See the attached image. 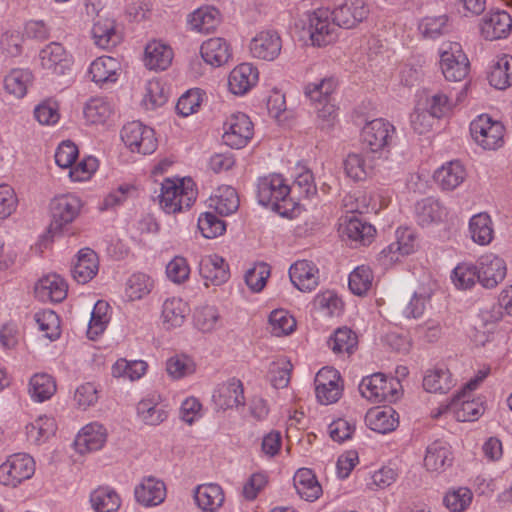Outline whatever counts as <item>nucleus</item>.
I'll return each instance as SVG.
<instances>
[{
	"instance_id": "nucleus-52",
	"label": "nucleus",
	"mask_w": 512,
	"mask_h": 512,
	"mask_svg": "<svg viewBox=\"0 0 512 512\" xmlns=\"http://www.w3.org/2000/svg\"><path fill=\"white\" fill-rule=\"evenodd\" d=\"M148 367V363L144 360L119 358L111 366V375L116 379L134 382L146 375Z\"/></svg>"
},
{
	"instance_id": "nucleus-26",
	"label": "nucleus",
	"mask_w": 512,
	"mask_h": 512,
	"mask_svg": "<svg viewBox=\"0 0 512 512\" xmlns=\"http://www.w3.org/2000/svg\"><path fill=\"white\" fill-rule=\"evenodd\" d=\"M68 293L66 280L57 273H48L40 277L34 285L35 297L41 302H62Z\"/></svg>"
},
{
	"instance_id": "nucleus-11",
	"label": "nucleus",
	"mask_w": 512,
	"mask_h": 512,
	"mask_svg": "<svg viewBox=\"0 0 512 512\" xmlns=\"http://www.w3.org/2000/svg\"><path fill=\"white\" fill-rule=\"evenodd\" d=\"M283 39L280 32L274 28L258 30L249 40L248 51L251 58L273 62L282 53Z\"/></svg>"
},
{
	"instance_id": "nucleus-25",
	"label": "nucleus",
	"mask_w": 512,
	"mask_h": 512,
	"mask_svg": "<svg viewBox=\"0 0 512 512\" xmlns=\"http://www.w3.org/2000/svg\"><path fill=\"white\" fill-rule=\"evenodd\" d=\"M120 74V61L106 55L94 59L87 69L88 78L99 87L116 83Z\"/></svg>"
},
{
	"instance_id": "nucleus-14",
	"label": "nucleus",
	"mask_w": 512,
	"mask_h": 512,
	"mask_svg": "<svg viewBox=\"0 0 512 512\" xmlns=\"http://www.w3.org/2000/svg\"><path fill=\"white\" fill-rule=\"evenodd\" d=\"M121 139L132 153L142 155L152 154L158 146L154 129L139 121L125 124L121 130Z\"/></svg>"
},
{
	"instance_id": "nucleus-8",
	"label": "nucleus",
	"mask_w": 512,
	"mask_h": 512,
	"mask_svg": "<svg viewBox=\"0 0 512 512\" xmlns=\"http://www.w3.org/2000/svg\"><path fill=\"white\" fill-rule=\"evenodd\" d=\"M420 237L411 227H398L395 231V241L385 247L380 253L382 265L389 267L412 255L420 248Z\"/></svg>"
},
{
	"instance_id": "nucleus-20",
	"label": "nucleus",
	"mask_w": 512,
	"mask_h": 512,
	"mask_svg": "<svg viewBox=\"0 0 512 512\" xmlns=\"http://www.w3.org/2000/svg\"><path fill=\"white\" fill-rule=\"evenodd\" d=\"M338 232L351 245H369L375 237L376 229L355 215H346L339 221Z\"/></svg>"
},
{
	"instance_id": "nucleus-15",
	"label": "nucleus",
	"mask_w": 512,
	"mask_h": 512,
	"mask_svg": "<svg viewBox=\"0 0 512 512\" xmlns=\"http://www.w3.org/2000/svg\"><path fill=\"white\" fill-rule=\"evenodd\" d=\"M485 408L483 396L472 397V393L461 390L438 414L450 413L459 422L475 421L483 415Z\"/></svg>"
},
{
	"instance_id": "nucleus-40",
	"label": "nucleus",
	"mask_w": 512,
	"mask_h": 512,
	"mask_svg": "<svg viewBox=\"0 0 512 512\" xmlns=\"http://www.w3.org/2000/svg\"><path fill=\"white\" fill-rule=\"evenodd\" d=\"M373 160L363 153H349L343 160V170L347 178L354 182L365 181L374 173Z\"/></svg>"
},
{
	"instance_id": "nucleus-27",
	"label": "nucleus",
	"mask_w": 512,
	"mask_h": 512,
	"mask_svg": "<svg viewBox=\"0 0 512 512\" xmlns=\"http://www.w3.org/2000/svg\"><path fill=\"white\" fill-rule=\"evenodd\" d=\"M332 12L339 28L353 29L367 19L370 10L366 0H344Z\"/></svg>"
},
{
	"instance_id": "nucleus-53",
	"label": "nucleus",
	"mask_w": 512,
	"mask_h": 512,
	"mask_svg": "<svg viewBox=\"0 0 512 512\" xmlns=\"http://www.w3.org/2000/svg\"><path fill=\"white\" fill-rule=\"evenodd\" d=\"M209 207L221 215H230L239 207V197L236 190L228 185H221L209 197Z\"/></svg>"
},
{
	"instance_id": "nucleus-64",
	"label": "nucleus",
	"mask_w": 512,
	"mask_h": 512,
	"mask_svg": "<svg viewBox=\"0 0 512 512\" xmlns=\"http://www.w3.org/2000/svg\"><path fill=\"white\" fill-rule=\"evenodd\" d=\"M206 101L207 94L204 90L192 88L180 96L176 104V111L179 115L188 117L197 113Z\"/></svg>"
},
{
	"instance_id": "nucleus-47",
	"label": "nucleus",
	"mask_w": 512,
	"mask_h": 512,
	"mask_svg": "<svg viewBox=\"0 0 512 512\" xmlns=\"http://www.w3.org/2000/svg\"><path fill=\"white\" fill-rule=\"evenodd\" d=\"M312 310L324 318L339 317L344 311L342 298L333 290L318 292L312 300Z\"/></svg>"
},
{
	"instance_id": "nucleus-59",
	"label": "nucleus",
	"mask_w": 512,
	"mask_h": 512,
	"mask_svg": "<svg viewBox=\"0 0 512 512\" xmlns=\"http://www.w3.org/2000/svg\"><path fill=\"white\" fill-rule=\"evenodd\" d=\"M358 345L357 334L348 327H340L328 340V346L336 355H350Z\"/></svg>"
},
{
	"instance_id": "nucleus-58",
	"label": "nucleus",
	"mask_w": 512,
	"mask_h": 512,
	"mask_svg": "<svg viewBox=\"0 0 512 512\" xmlns=\"http://www.w3.org/2000/svg\"><path fill=\"white\" fill-rule=\"evenodd\" d=\"M512 56L509 54H501L493 61L488 73L489 84L498 90H504L510 86V65Z\"/></svg>"
},
{
	"instance_id": "nucleus-62",
	"label": "nucleus",
	"mask_w": 512,
	"mask_h": 512,
	"mask_svg": "<svg viewBox=\"0 0 512 512\" xmlns=\"http://www.w3.org/2000/svg\"><path fill=\"white\" fill-rule=\"evenodd\" d=\"M374 285V273L367 265H359L354 268L348 277V287L357 296L367 295Z\"/></svg>"
},
{
	"instance_id": "nucleus-42",
	"label": "nucleus",
	"mask_w": 512,
	"mask_h": 512,
	"mask_svg": "<svg viewBox=\"0 0 512 512\" xmlns=\"http://www.w3.org/2000/svg\"><path fill=\"white\" fill-rule=\"evenodd\" d=\"M34 82V75L28 68H13L9 70L3 79L6 93L16 99L24 98Z\"/></svg>"
},
{
	"instance_id": "nucleus-37",
	"label": "nucleus",
	"mask_w": 512,
	"mask_h": 512,
	"mask_svg": "<svg viewBox=\"0 0 512 512\" xmlns=\"http://www.w3.org/2000/svg\"><path fill=\"white\" fill-rule=\"evenodd\" d=\"M369 429L380 434H388L399 426V414L392 407L371 408L365 415Z\"/></svg>"
},
{
	"instance_id": "nucleus-10",
	"label": "nucleus",
	"mask_w": 512,
	"mask_h": 512,
	"mask_svg": "<svg viewBox=\"0 0 512 512\" xmlns=\"http://www.w3.org/2000/svg\"><path fill=\"white\" fill-rule=\"evenodd\" d=\"M36 471V463L27 453H15L7 457L0 465V484L8 488H17L31 479Z\"/></svg>"
},
{
	"instance_id": "nucleus-28",
	"label": "nucleus",
	"mask_w": 512,
	"mask_h": 512,
	"mask_svg": "<svg viewBox=\"0 0 512 512\" xmlns=\"http://www.w3.org/2000/svg\"><path fill=\"white\" fill-rule=\"evenodd\" d=\"M199 52L204 63L213 68L226 65L233 57L232 45L224 37H211L204 40Z\"/></svg>"
},
{
	"instance_id": "nucleus-7",
	"label": "nucleus",
	"mask_w": 512,
	"mask_h": 512,
	"mask_svg": "<svg viewBox=\"0 0 512 512\" xmlns=\"http://www.w3.org/2000/svg\"><path fill=\"white\" fill-rule=\"evenodd\" d=\"M439 58V66L446 80L460 82L467 77L470 62L460 43L443 42L439 47Z\"/></svg>"
},
{
	"instance_id": "nucleus-5",
	"label": "nucleus",
	"mask_w": 512,
	"mask_h": 512,
	"mask_svg": "<svg viewBox=\"0 0 512 512\" xmlns=\"http://www.w3.org/2000/svg\"><path fill=\"white\" fill-rule=\"evenodd\" d=\"M359 392L372 403H393L401 398L403 388L397 378L378 372L362 378Z\"/></svg>"
},
{
	"instance_id": "nucleus-44",
	"label": "nucleus",
	"mask_w": 512,
	"mask_h": 512,
	"mask_svg": "<svg viewBox=\"0 0 512 512\" xmlns=\"http://www.w3.org/2000/svg\"><path fill=\"white\" fill-rule=\"evenodd\" d=\"M91 34L94 44L100 49L115 47L121 40L112 18L99 17L92 26Z\"/></svg>"
},
{
	"instance_id": "nucleus-36",
	"label": "nucleus",
	"mask_w": 512,
	"mask_h": 512,
	"mask_svg": "<svg viewBox=\"0 0 512 512\" xmlns=\"http://www.w3.org/2000/svg\"><path fill=\"white\" fill-rule=\"evenodd\" d=\"M466 175L464 166L453 160L438 167L433 173V180L442 191H453L464 182Z\"/></svg>"
},
{
	"instance_id": "nucleus-34",
	"label": "nucleus",
	"mask_w": 512,
	"mask_h": 512,
	"mask_svg": "<svg viewBox=\"0 0 512 512\" xmlns=\"http://www.w3.org/2000/svg\"><path fill=\"white\" fill-rule=\"evenodd\" d=\"M190 313V305L181 297L172 296L164 300L161 306L160 320L165 330L180 328Z\"/></svg>"
},
{
	"instance_id": "nucleus-51",
	"label": "nucleus",
	"mask_w": 512,
	"mask_h": 512,
	"mask_svg": "<svg viewBox=\"0 0 512 512\" xmlns=\"http://www.w3.org/2000/svg\"><path fill=\"white\" fill-rule=\"evenodd\" d=\"M57 391L54 377L48 373H36L31 376L28 383V394L35 403L50 400Z\"/></svg>"
},
{
	"instance_id": "nucleus-19",
	"label": "nucleus",
	"mask_w": 512,
	"mask_h": 512,
	"mask_svg": "<svg viewBox=\"0 0 512 512\" xmlns=\"http://www.w3.org/2000/svg\"><path fill=\"white\" fill-rule=\"evenodd\" d=\"M83 117L87 125L108 128L117 118L115 104L105 97H92L83 107Z\"/></svg>"
},
{
	"instance_id": "nucleus-49",
	"label": "nucleus",
	"mask_w": 512,
	"mask_h": 512,
	"mask_svg": "<svg viewBox=\"0 0 512 512\" xmlns=\"http://www.w3.org/2000/svg\"><path fill=\"white\" fill-rule=\"evenodd\" d=\"M415 216L418 224L428 227L442 222L447 217V209L434 198H425L416 203Z\"/></svg>"
},
{
	"instance_id": "nucleus-2",
	"label": "nucleus",
	"mask_w": 512,
	"mask_h": 512,
	"mask_svg": "<svg viewBox=\"0 0 512 512\" xmlns=\"http://www.w3.org/2000/svg\"><path fill=\"white\" fill-rule=\"evenodd\" d=\"M84 205L83 199L73 192L54 196L49 203V236H43L42 241L49 242L50 237H60L69 234L72 224L80 217Z\"/></svg>"
},
{
	"instance_id": "nucleus-39",
	"label": "nucleus",
	"mask_w": 512,
	"mask_h": 512,
	"mask_svg": "<svg viewBox=\"0 0 512 512\" xmlns=\"http://www.w3.org/2000/svg\"><path fill=\"white\" fill-rule=\"evenodd\" d=\"M99 259L90 248H82L76 254V260L72 268L73 278L81 284L88 283L98 273Z\"/></svg>"
},
{
	"instance_id": "nucleus-54",
	"label": "nucleus",
	"mask_w": 512,
	"mask_h": 512,
	"mask_svg": "<svg viewBox=\"0 0 512 512\" xmlns=\"http://www.w3.org/2000/svg\"><path fill=\"white\" fill-rule=\"evenodd\" d=\"M454 386L455 379L445 366H436L427 370L423 378V387L430 393H447Z\"/></svg>"
},
{
	"instance_id": "nucleus-35",
	"label": "nucleus",
	"mask_w": 512,
	"mask_h": 512,
	"mask_svg": "<svg viewBox=\"0 0 512 512\" xmlns=\"http://www.w3.org/2000/svg\"><path fill=\"white\" fill-rule=\"evenodd\" d=\"M465 97V88H462L455 97L447 95L443 91H438L433 95L427 96L422 103L432 113V115L440 120L451 116L455 108L463 102Z\"/></svg>"
},
{
	"instance_id": "nucleus-3",
	"label": "nucleus",
	"mask_w": 512,
	"mask_h": 512,
	"mask_svg": "<svg viewBox=\"0 0 512 512\" xmlns=\"http://www.w3.org/2000/svg\"><path fill=\"white\" fill-rule=\"evenodd\" d=\"M197 195V186L191 177H168L161 183L158 200L165 213L178 214L189 210Z\"/></svg>"
},
{
	"instance_id": "nucleus-18",
	"label": "nucleus",
	"mask_w": 512,
	"mask_h": 512,
	"mask_svg": "<svg viewBox=\"0 0 512 512\" xmlns=\"http://www.w3.org/2000/svg\"><path fill=\"white\" fill-rule=\"evenodd\" d=\"M167 497V487L163 480L155 476H144L134 487V499L143 508L161 505Z\"/></svg>"
},
{
	"instance_id": "nucleus-12",
	"label": "nucleus",
	"mask_w": 512,
	"mask_h": 512,
	"mask_svg": "<svg viewBox=\"0 0 512 512\" xmlns=\"http://www.w3.org/2000/svg\"><path fill=\"white\" fill-rule=\"evenodd\" d=\"M39 66L48 75L64 76L72 70L73 54L61 43L50 42L38 54Z\"/></svg>"
},
{
	"instance_id": "nucleus-9",
	"label": "nucleus",
	"mask_w": 512,
	"mask_h": 512,
	"mask_svg": "<svg viewBox=\"0 0 512 512\" xmlns=\"http://www.w3.org/2000/svg\"><path fill=\"white\" fill-rule=\"evenodd\" d=\"M395 126L384 118H376L364 124L361 130L363 144L373 153L389 151L395 144Z\"/></svg>"
},
{
	"instance_id": "nucleus-6",
	"label": "nucleus",
	"mask_w": 512,
	"mask_h": 512,
	"mask_svg": "<svg viewBox=\"0 0 512 512\" xmlns=\"http://www.w3.org/2000/svg\"><path fill=\"white\" fill-rule=\"evenodd\" d=\"M469 129L472 140L483 150H497L504 144L505 127L489 114L478 115L471 121Z\"/></svg>"
},
{
	"instance_id": "nucleus-16",
	"label": "nucleus",
	"mask_w": 512,
	"mask_h": 512,
	"mask_svg": "<svg viewBox=\"0 0 512 512\" xmlns=\"http://www.w3.org/2000/svg\"><path fill=\"white\" fill-rule=\"evenodd\" d=\"M315 396L322 405L336 403L343 394L344 384L340 373L333 367L321 368L314 379Z\"/></svg>"
},
{
	"instance_id": "nucleus-63",
	"label": "nucleus",
	"mask_w": 512,
	"mask_h": 512,
	"mask_svg": "<svg viewBox=\"0 0 512 512\" xmlns=\"http://www.w3.org/2000/svg\"><path fill=\"white\" fill-rule=\"evenodd\" d=\"M110 319L109 304L106 301L98 300L92 309L90 321L88 323V338L94 340L103 334L110 322Z\"/></svg>"
},
{
	"instance_id": "nucleus-17",
	"label": "nucleus",
	"mask_w": 512,
	"mask_h": 512,
	"mask_svg": "<svg viewBox=\"0 0 512 512\" xmlns=\"http://www.w3.org/2000/svg\"><path fill=\"white\" fill-rule=\"evenodd\" d=\"M173 59L172 46L161 38H152L144 46L142 63L149 71H165L172 65Z\"/></svg>"
},
{
	"instance_id": "nucleus-43",
	"label": "nucleus",
	"mask_w": 512,
	"mask_h": 512,
	"mask_svg": "<svg viewBox=\"0 0 512 512\" xmlns=\"http://www.w3.org/2000/svg\"><path fill=\"white\" fill-rule=\"evenodd\" d=\"M136 415L145 425L157 426L167 419L168 412L160 404L159 396L149 395L138 402Z\"/></svg>"
},
{
	"instance_id": "nucleus-1",
	"label": "nucleus",
	"mask_w": 512,
	"mask_h": 512,
	"mask_svg": "<svg viewBox=\"0 0 512 512\" xmlns=\"http://www.w3.org/2000/svg\"><path fill=\"white\" fill-rule=\"evenodd\" d=\"M291 188L280 174L261 177L257 184L259 204L271 208L282 217L294 218L300 212L299 204L290 196Z\"/></svg>"
},
{
	"instance_id": "nucleus-61",
	"label": "nucleus",
	"mask_w": 512,
	"mask_h": 512,
	"mask_svg": "<svg viewBox=\"0 0 512 512\" xmlns=\"http://www.w3.org/2000/svg\"><path fill=\"white\" fill-rule=\"evenodd\" d=\"M473 497V492L468 487H451L443 496V505L450 512H465L471 506Z\"/></svg>"
},
{
	"instance_id": "nucleus-21",
	"label": "nucleus",
	"mask_w": 512,
	"mask_h": 512,
	"mask_svg": "<svg viewBox=\"0 0 512 512\" xmlns=\"http://www.w3.org/2000/svg\"><path fill=\"white\" fill-rule=\"evenodd\" d=\"M453 460L450 444L445 440L437 439L427 445L423 466L427 472L439 475L452 466Z\"/></svg>"
},
{
	"instance_id": "nucleus-38",
	"label": "nucleus",
	"mask_w": 512,
	"mask_h": 512,
	"mask_svg": "<svg viewBox=\"0 0 512 512\" xmlns=\"http://www.w3.org/2000/svg\"><path fill=\"white\" fill-rule=\"evenodd\" d=\"M512 27V17L506 11L496 10L487 14L481 23L482 36L487 40L506 37Z\"/></svg>"
},
{
	"instance_id": "nucleus-56",
	"label": "nucleus",
	"mask_w": 512,
	"mask_h": 512,
	"mask_svg": "<svg viewBox=\"0 0 512 512\" xmlns=\"http://www.w3.org/2000/svg\"><path fill=\"white\" fill-rule=\"evenodd\" d=\"M27 439L36 445L47 442L57 431V422L54 417L41 415L26 425Z\"/></svg>"
},
{
	"instance_id": "nucleus-31",
	"label": "nucleus",
	"mask_w": 512,
	"mask_h": 512,
	"mask_svg": "<svg viewBox=\"0 0 512 512\" xmlns=\"http://www.w3.org/2000/svg\"><path fill=\"white\" fill-rule=\"evenodd\" d=\"M215 406L221 410L234 409L245 405L244 389L239 379L231 378L219 384L212 395Z\"/></svg>"
},
{
	"instance_id": "nucleus-57",
	"label": "nucleus",
	"mask_w": 512,
	"mask_h": 512,
	"mask_svg": "<svg viewBox=\"0 0 512 512\" xmlns=\"http://www.w3.org/2000/svg\"><path fill=\"white\" fill-rule=\"evenodd\" d=\"M337 89V81L333 77H325L309 82L304 87V95L312 105L332 100Z\"/></svg>"
},
{
	"instance_id": "nucleus-22",
	"label": "nucleus",
	"mask_w": 512,
	"mask_h": 512,
	"mask_svg": "<svg viewBox=\"0 0 512 512\" xmlns=\"http://www.w3.org/2000/svg\"><path fill=\"white\" fill-rule=\"evenodd\" d=\"M198 269L205 287L221 286L230 278L228 263L215 253L202 256Z\"/></svg>"
},
{
	"instance_id": "nucleus-55",
	"label": "nucleus",
	"mask_w": 512,
	"mask_h": 512,
	"mask_svg": "<svg viewBox=\"0 0 512 512\" xmlns=\"http://www.w3.org/2000/svg\"><path fill=\"white\" fill-rule=\"evenodd\" d=\"M89 502L95 512H116L121 506L122 499L114 488L99 486L91 492Z\"/></svg>"
},
{
	"instance_id": "nucleus-41",
	"label": "nucleus",
	"mask_w": 512,
	"mask_h": 512,
	"mask_svg": "<svg viewBox=\"0 0 512 512\" xmlns=\"http://www.w3.org/2000/svg\"><path fill=\"white\" fill-rule=\"evenodd\" d=\"M170 96L165 81L158 77L147 80L143 86L141 106L145 110H156L164 106Z\"/></svg>"
},
{
	"instance_id": "nucleus-23",
	"label": "nucleus",
	"mask_w": 512,
	"mask_h": 512,
	"mask_svg": "<svg viewBox=\"0 0 512 512\" xmlns=\"http://www.w3.org/2000/svg\"><path fill=\"white\" fill-rule=\"evenodd\" d=\"M259 81L258 68L249 62L235 66L228 75V90L235 96L248 94Z\"/></svg>"
},
{
	"instance_id": "nucleus-24",
	"label": "nucleus",
	"mask_w": 512,
	"mask_h": 512,
	"mask_svg": "<svg viewBox=\"0 0 512 512\" xmlns=\"http://www.w3.org/2000/svg\"><path fill=\"white\" fill-rule=\"evenodd\" d=\"M192 498L200 512H219L226 499L225 491L218 483H203L194 487Z\"/></svg>"
},
{
	"instance_id": "nucleus-50",
	"label": "nucleus",
	"mask_w": 512,
	"mask_h": 512,
	"mask_svg": "<svg viewBox=\"0 0 512 512\" xmlns=\"http://www.w3.org/2000/svg\"><path fill=\"white\" fill-rule=\"evenodd\" d=\"M193 327L203 333L211 334L221 326V314L215 305H200L192 314Z\"/></svg>"
},
{
	"instance_id": "nucleus-60",
	"label": "nucleus",
	"mask_w": 512,
	"mask_h": 512,
	"mask_svg": "<svg viewBox=\"0 0 512 512\" xmlns=\"http://www.w3.org/2000/svg\"><path fill=\"white\" fill-rule=\"evenodd\" d=\"M268 325L273 336L285 337L296 330L297 321L288 310L278 308L270 312Z\"/></svg>"
},
{
	"instance_id": "nucleus-46",
	"label": "nucleus",
	"mask_w": 512,
	"mask_h": 512,
	"mask_svg": "<svg viewBox=\"0 0 512 512\" xmlns=\"http://www.w3.org/2000/svg\"><path fill=\"white\" fill-rule=\"evenodd\" d=\"M468 232L471 240L479 246H487L494 239V224L491 216L486 212H480L470 217Z\"/></svg>"
},
{
	"instance_id": "nucleus-32",
	"label": "nucleus",
	"mask_w": 512,
	"mask_h": 512,
	"mask_svg": "<svg viewBox=\"0 0 512 512\" xmlns=\"http://www.w3.org/2000/svg\"><path fill=\"white\" fill-rule=\"evenodd\" d=\"M507 273L505 261L494 255L486 254L478 260V281L484 288H494L503 281Z\"/></svg>"
},
{
	"instance_id": "nucleus-48",
	"label": "nucleus",
	"mask_w": 512,
	"mask_h": 512,
	"mask_svg": "<svg viewBox=\"0 0 512 512\" xmlns=\"http://www.w3.org/2000/svg\"><path fill=\"white\" fill-rule=\"evenodd\" d=\"M293 483L297 494L306 501L313 502L322 495V487L315 473L309 468L298 469Z\"/></svg>"
},
{
	"instance_id": "nucleus-30",
	"label": "nucleus",
	"mask_w": 512,
	"mask_h": 512,
	"mask_svg": "<svg viewBox=\"0 0 512 512\" xmlns=\"http://www.w3.org/2000/svg\"><path fill=\"white\" fill-rule=\"evenodd\" d=\"M106 441V428L98 422H91L83 426L77 433L74 440V448L77 453L85 455L101 450Z\"/></svg>"
},
{
	"instance_id": "nucleus-45",
	"label": "nucleus",
	"mask_w": 512,
	"mask_h": 512,
	"mask_svg": "<svg viewBox=\"0 0 512 512\" xmlns=\"http://www.w3.org/2000/svg\"><path fill=\"white\" fill-rule=\"evenodd\" d=\"M155 280L148 274L136 272L131 274L123 290V298L126 302L140 301L146 298L154 289Z\"/></svg>"
},
{
	"instance_id": "nucleus-4",
	"label": "nucleus",
	"mask_w": 512,
	"mask_h": 512,
	"mask_svg": "<svg viewBox=\"0 0 512 512\" xmlns=\"http://www.w3.org/2000/svg\"><path fill=\"white\" fill-rule=\"evenodd\" d=\"M301 23L302 30L307 33L314 47H325L338 39L339 27L329 8L319 7L306 11L302 15Z\"/></svg>"
},
{
	"instance_id": "nucleus-29",
	"label": "nucleus",
	"mask_w": 512,
	"mask_h": 512,
	"mask_svg": "<svg viewBox=\"0 0 512 512\" xmlns=\"http://www.w3.org/2000/svg\"><path fill=\"white\" fill-rule=\"evenodd\" d=\"M221 22V14L214 6L203 5L187 14L185 25L190 32L206 35L214 32Z\"/></svg>"
},
{
	"instance_id": "nucleus-33",
	"label": "nucleus",
	"mask_w": 512,
	"mask_h": 512,
	"mask_svg": "<svg viewBox=\"0 0 512 512\" xmlns=\"http://www.w3.org/2000/svg\"><path fill=\"white\" fill-rule=\"evenodd\" d=\"M289 278L301 292H311L319 285V269L309 260H298L289 268Z\"/></svg>"
},
{
	"instance_id": "nucleus-13",
	"label": "nucleus",
	"mask_w": 512,
	"mask_h": 512,
	"mask_svg": "<svg viewBox=\"0 0 512 512\" xmlns=\"http://www.w3.org/2000/svg\"><path fill=\"white\" fill-rule=\"evenodd\" d=\"M254 136V124L251 118L243 112L229 114L223 122V142L233 148L246 147Z\"/></svg>"
}]
</instances>
